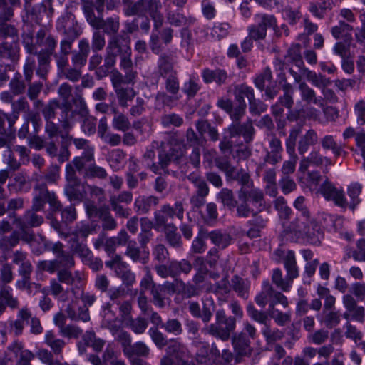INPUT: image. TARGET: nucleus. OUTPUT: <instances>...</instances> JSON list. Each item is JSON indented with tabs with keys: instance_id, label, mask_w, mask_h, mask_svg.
Listing matches in <instances>:
<instances>
[{
	"instance_id": "obj_31",
	"label": "nucleus",
	"mask_w": 365,
	"mask_h": 365,
	"mask_svg": "<svg viewBox=\"0 0 365 365\" xmlns=\"http://www.w3.org/2000/svg\"><path fill=\"white\" fill-rule=\"evenodd\" d=\"M28 317H30V309L28 307H25L19 309L18 319L9 323L10 332L15 336L21 335L24 329V322L29 324Z\"/></svg>"
},
{
	"instance_id": "obj_22",
	"label": "nucleus",
	"mask_w": 365,
	"mask_h": 365,
	"mask_svg": "<svg viewBox=\"0 0 365 365\" xmlns=\"http://www.w3.org/2000/svg\"><path fill=\"white\" fill-rule=\"evenodd\" d=\"M232 344L236 353V361H240L238 358L250 356L252 353L250 341L245 334H235L232 338Z\"/></svg>"
},
{
	"instance_id": "obj_29",
	"label": "nucleus",
	"mask_w": 365,
	"mask_h": 365,
	"mask_svg": "<svg viewBox=\"0 0 365 365\" xmlns=\"http://www.w3.org/2000/svg\"><path fill=\"white\" fill-rule=\"evenodd\" d=\"M187 309L192 317L195 318L201 319L202 322L206 324L211 320L213 315L212 310L206 304H203L201 311L200 305L197 302H188Z\"/></svg>"
},
{
	"instance_id": "obj_13",
	"label": "nucleus",
	"mask_w": 365,
	"mask_h": 365,
	"mask_svg": "<svg viewBox=\"0 0 365 365\" xmlns=\"http://www.w3.org/2000/svg\"><path fill=\"white\" fill-rule=\"evenodd\" d=\"M145 274L140 282V292H145L149 290L152 297V303L157 307L163 309L165 307L166 297L164 293H162L160 284H157L152 275L150 269L145 267Z\"/></svg>"
},
{
	"instance_id": "obj_44",
	"label": "nucleus",
	"mask_w": 365,
	"mask_h": 365,
	"mask_svg": "<svg viewBox=\"0 0 365 365\" xmlns=\"http://www.w3.org/2000/svg\"><path fill=\"white\" fill-rule=\"evenodd\" d=\"M301 49L302 46L299 43L292 44L289 48L285 55L287 61L294 63L300 71L302 70V67H305L301 53Z\"/></svg>"
},
{
	"instance_id": "obj_45",
	"label": "nucleus",
	"mask_w": 365,
	"mask_h": 365,
	"mask_svg": "<svg viewBox=\"0 0 365 365\" xmlns=\"http://www.w3.org/2000/svg\"><path fill=\"white\" fill-rule=\"evenodd\" d=\"M70 137L71 138V140H69V143H68V145H66V149L67 150V154H66L65 156L61 155L63 154V150H62L63 147H62V138H61V148H60L59 155H58V161L61 163L65 161H67L69 159L70 151L68 150V147L71 144L72 142L74 143L76 148L78 149H83L84 150H86L87 148H93L92 147H91L89 145L88 140H87L86 139H83V138H73V136L71 135H70Z\"/></svg>"
},
{
	"instance_id": "obj_10",
	"label": "nucleus",
	"mask_w": 365,
	"mask_h": 365,
	"mask_svg": "<svg viewBox=\"0 0 365 365\" xmlns=\"http://www.w3.org/2000/svg\"><path fill=\"white\" fill-rule=\"evenodd\" d=\"M73 267L61 266L56 271V279H53L50 282V292L55 297L65 295L68 291L65 290L63 284L73 286L74 284L80 283L82 281L81 272H72L71 269Z\"/></svg>"
},
{
	"instance_id": "obj_60",
	"label": "nucleus",
	"mask_w": 365,
	"mask_h": 365,
	"mask_svg": "<svg viewBox=\"0 0 365 365\" xmlns=\"http://www.w3.org/2000/svg\"><path fill=\"white\" fill-rule=\"evenodd\" d=\"M80 182H68L65 185L64 192L70 201L81 202L83 195L80 190Z\"/></svg>"
},
{
	"instance_id": "obj_34",
	"label": "nucleus",
	"mask_w": 365,
	"mask_h": 365,
	"mask_svg": "<svg viewBox=\"0 0 365 365\" xmlns=\"http://www.w3.org/2000/svg\"><path fill=\"white\" fill-rule=\"evenodd\" d=\"M69 247L73 254L77 255L81 260L85 257H89L92 252L88 248L86 241L78 239L77 237H71L68 240Z\"/></svg>"
},
{
	"instance_id": "obj_6",
	"label": "nucleus",
	"mask_w": 365,
	"mask_h": 365,
	"mask_svg": "<svg viewBox=\"0 0 365 365\" xmlns=\"http://www.w3.org/2000/svg\"><path fill=\"white\" fill-rule=\"evenodd\" d=\"M214 162L215 166L225 173L227 180L237 181L241 185L240 189L245 190L258 189L254 186V182L250 173L243 168L237 170L236 167L232 165L229 156H217Z\"/></svg>"
},
{
	"instance_id": "obj_25",
	"label": "nucleus",
	"mask_w": 365,
	"mask_h": 365,
	"mask_svg": "<svg viewBox=\"0 0 365 365\" xmlns=\"http://www.w3.org/2000/svg\"><path fill=\"white\" fill-rule=\"evenodd\" d=\"M57 42L46 29H40L35 35L36 48L43 47L42 50L55 51Z\"/></svg>"
},
{
	"instance_id": "obj_38",
	"label": "nucleus",
	"mask_w": 365,
	"mask_h": 365,
	"mask_svg": "<svg viewBox=\"0 0 365 365\" xmlns=\"http://www.w3.org/2000/svg\"><path fill=\"white\" fill-rule=\"evenodd\" d=\"M321 145L324 150H331L335 158H339L341 155L345 156L347 153L331 135H324L321 139Z\"/></svg>"
},
{
	"instance_id": "obj_30",
	"label": "nucleus",
	"mask_w": 365,
	"mask_h": 365,
	"mask_svg": "<svg viewBox=\"0 0 365 365\" xmlns=\"http://www.w3.org/2000/svg\"><path fill=\"white\" fill-rule=\"evenodd\" d=\"M125 255L134 263L146 264L149 260V252L140 251V247L136 246V242H130L125 250Z\"/></svg>"
},
{
	"instance_id": "obj_58",
	"label": "nucleus",
	"mask_w": 365,
	"mask_h": 365,
	"mask_svg": "<svg viewBox=\"0 0 365 365\" xmlns=\"http://www.w3.org/2000/svg\"><path fill=\"white\" fill-rule=\"evenodd\" d=\"M94 161V149L87 148L81 156L76 157L73 164L78 172H81L86 167V163Z\"/></svg>"
},
{
	"instance_id": "obj_5",
	"label": "nucleus",
	"mask_w": 365,
	"mask_h": 365,
	"mask_svg": "<svg viewBox=\"0 0 365 365\" xmlns=\"http://www.w3.org/2000/svg\"><path fill=\"white\" fill-rule=\"evenodd\" d=\"M161 9L162 5L159 0H132L123 6V11L125 16L140 17L148 14L153 21L154 29L158 30L164 21Z\"/></svg>"
},
{
	"instance_id": "obj_14",
	"label": "nucleus",
	"mask_w": 365,
	"mask_h": 365,
	"mask_svg": "<svg viewBox=\"0 0 365 365\" xmlns=\"http://www.w3.org/2000/svg\"><path fill=\"white\" fill-rule=\"evenodd\" d=\"M185 146L178 143H171L164 146L158 154L159 164L164 175H170L168 166L178 163L184 156Z\"/></svg>"
},
{
	"instance_id": "obj_35",
	"label": "nucleus",
	"mask_w": 365,
	"mask_h": 365,
	"mask_svg": "<svg viewBox=\"0 0 365 365\" xmlns=\"http://www.w3.org/2000/svg\"><path fill=\"white\" fill-rule=\"evenodd\" d=\"M98 24L100 25L96 27V30L102 29L103 32L110 36L120 34H118L120 29V17L118 16L108 17L106 19L101 18Z\"/></svg>"
},
{
	"instance_id": "obj_42",
	"label": "nucleus",
	"mask_w": 365,
	"mask_h": 365,
	"mask_svg": "<svg viewBox=\"0 0 365 365\" xmlns=\"http://www.w3.org/2000/svg\"><path fill=\"white\" fill-rule=\"evenodd\" d=\"M23 241L22 232L19 230L13 231L11 235L4 236L0 240V248L4 251H10L20 242Z\"/></svg>"
},
{
	"instance_id": "obj_52",
	"label": "nucleus",
	"mask_w": 365,
	"mask_h": 365,
	"mask_svg": "<svg viewBox=\"0 0 365 365\" xmlns=\"http://www.w3.org/2000/svg\"><path fill=\"white\" fill-rule=\"evenodd\" d=\"M15 119L2 110H0V135L12 137L14 135V125Z\"/></svg>"
},
{
	"instance_id": "obj_53",
	"label": "nucleus",
	"mask_w": 365,
	"mask_h": 365,
	"mask_svg": "<svg viewBox=\"0 0 365 365\" xmlns=\"http://www.w3.org/2000/svg\"><path fill=\"white\" fill-rule=\"evenodd\" d=\"M305 220L307 221V225L304 228V232H302L301 237H306L312 243H315L319 241L317 235L319 234L320 227L317 221L312 218L311 216H309L308 219Z\"/></svg>"
},
{
	"instance_id": "obj_33",
	"label": "nucleus",
	"mask_w": 365,
	"mask_h": 365,
	"mask_svg": "<svg viewBox=\"0 0 365 365\" xmlns=\"http://www.w3.org/2000/svg\"><path fill=\"white\" fill-rule=\"evenodd\" d=\"M318 143V135L314 129L308 130L300 137L298 142V152L301 155H304L309 150L310 146L314 145Z\"/></svg>"
},
{
	"instance_id": "obj_55",
	"label": "nucleus",
	"mask_w": 365,
	"mask_h": 365,
	"mask_svg": "<svg viewBox=\"0 0 365 365\" xmlns=\"http://www.w3.org/2000/svg\"><path fill=\"white\" fill-rule=\"evenodd\" d=\"M8 1L9 2L0 5V22L10 21L14 15V7L19 6L21 4L20 0Z\"/></svg>"
},
{
	"instance_id": "obj_24",
	"label": "nucleus",
	"mask_w": 365,
	"mask_h": 365,
	"mask_svg": "<svg viewBox=\"0 0 365 365\" xmlns=\"http://www.w3.org/2000/svg\"><path fill=\"white\" fill-rule=\"evenodd\" d=\"M19 302L14 297L12 289L8 285H2L0 288V312L2 314L7 307L14 309L18 308Z\"/></svg>"
},
{
	"instance_id": "obj_41",
	"label": "nucleus",
	"mask_w": 365,
	"mask_h": 365,
	"mask_svg": "<svg viewBox=\"0 0 365 365\" xmlns=\"http://www.w3.org/2000/svg\"><path fill=\"white\" fill-rule=\"evenodd\" d=\"M102 324L104 327L108 329L113 335L117 334L121 329L117 324V317L110 310V305L107 304L104 309L103 319Z\"/></svg>"
},
{
	"instance_id": "obj_8",
	"label": "nucleus",
	"mask_w": 365,
	"mask_h": 365,
	"mask_svg": "<svg viewBox=\"0 0 365 365\" xmlns=\"http://www.w3.org/2000/svg\"><path fill=\"white\" fill-rule=\"evenodd\" d=\"M10 217L12 219V225L22 232L23 242L26 243H31L35 239L32 228L40 227L44 222L42 215L29 210H26L21 216L13 212Z\"/></svg>"
},
{
	"instance_id": "obj_4",
	"label": "nucleus",
	"mask_w": 365,
	"mask_h": 365,
	"mask_svg": "<svg viewBox=\"0 0 365 365\" xmlns=\"http://www.w3.org/2000/svg\"><path fill=\"white\" fill-rule=\"evenodd\" d=\"M274 255L276 261H283L287 275L284 278L282 270L279 268L274 269L272 275V281L277 288L283 292H289L293 280L299 276L294 252L292 250L285 251L277 249L274 252Z\"/></svg>"
},
{
	"instance_id": "obj_61",
	"label": "nucleus",
	"mask_w": 365,
	"mask_h": 365,
	"mask_svg": "<svg viewBox=\"0 0 365 365\" xmlns=\"http://www.w3.org/2000/svg\"><path fill=\"white\" fill-rule=\"evenodd\" d=\"M362 191V185L359 182H353L348 186L347 193L350 198V202H348V207L351 210H354L356 206L359 204V195Z\"/></svg>"
},
{
	"instance_id": "obj_1",
	"label": "nucleus",
	"mask_w": 365,
	"mask_h": 365,
	"mask_svg": "<svg viewBox=\"0 0 365 365\" xmlns=\"http://www.w3.org/2000/svg\"><path fill=\"white\" fill-rule=\"evenodd\" d=\"M42 114L46 120L44 127L47 139L62 138V156L67 154L66 145L71 138L70 131L73 128L76 110L68 103L61 104L58 99H52L42 108Z\"/></svg>"
},
{
	"instance_id": "obj_46",
	"label": "nucleus",
	"mask_w": 365,
	"mask_h": 365,
	"mask_svg": "<svg viewBox=\"0 0 365 365\" xmlns=\"http://www.w3.org/2000/svg\"><path fill=\"white\" fill-rule=\"evenodd\" d=\"M45 343L51 348L52 352L56 355L61 354L66 346V342L61 339L56 337L53 331H48L45 334Z\"/></svg>"
},
{
	"instance_id": "obj_26",
	"label": "nucleus",
	"mask_w": 365,
	"mask_h": 365,
	"mask_svg": "<svg viewBox=\"0 0 365 365\" xmlns=\"http://www.w3.org/2000/svg\"><path fill=\"white\" fill-rule=\"evenodd\" d=\"M202 77L205 83H215L218 86L225 84L229 78L227 71L220 68L215 70L205 68L202 72Z\"/></svg>"
},
{
	"instance_id": "obj_32",
	"label": "nucleus",
	"mask_w": 365,
	"mask_h": 365,
	"mask_svg": "<svg viewBox=\"0 0 365 365\" xmlns=\"http://www.w3.org/2000/svg\"><path fill=\"white\" fill-rule=\"evenodd\" d=\"M307 78L314 86L321 89L322 87H328L331 84V80L322 73H316L306 67H302L301 71Z\"/></svg>"
},
{
	"instance_id": "obj_9",
	"label": "nucleus",
	"mask_w": 365,
	"mask_h": 365,
	"mask_svg": "<svg viewBox=\"0 0 365 365\" xmlns=\"http://www.w3.org/2000/svg\"><path fill=\"white\" fill-rule=\"evenodd\" d=\"M56 257L52 260L39 261L36 268L40 272H47L53 274L61 266L74 267L75 260L72 254L64 250V245L61 242L51 244L48 247Z\"/></svg>"
},
{
	"instance_id": "obj_11",
	"label": "nucleus",
	"mask_w": 365,
	"mask_h": 365,
	"mask_svg": "<svg viewBox=\"0 0 365 365\" xmlns=\"http://www.w3.org/2000/svg\"><path fill=\"white\" fill-rule=\"evenodd\" d=\"M232 123L227 128L230 138L242 135L245 143L248 144L253 140L255 129L252 120L248 118L246 122L242 123L241 120L244 115L234 116V113H228Z\"/></svg>"
},
{
	"instance_id": "obj_62",
	"label": "nucleus",
	"mask_w": 365,
	"mask_h": 365,
	"mask_svg": "<svg viewBox=\"0 0 365 365\" xmlns=\"http://www.w3.org/2000/svg\"><path fill=\"white\" fill-rule=\"evenodd\" d=\"M262 334L267 344H274L276 341L282 339L284 336V334L282 331L278 329H272L269 323L262 328Z\"/></svg>"
},
{
	"instance_id": "obj_12",
	"label": "nucleus",
	"mask_w": 365,
	"mask_h": 365,
	"mask_svg": "<svg viewBox=\"0 0 365 365\" xmlns=\"http://www.w3.org/2000/svg\"><path fill=\"white\" fill-rule=\"evenodd\" d=\"M302 133V126L296 125L292 128L289 135L285 140L287 153L290 156V159L285 160L282 166L281 172L283 176H289L295 171L298 157L295 153L296 142L297 138Z\"/></svg>"
},
{
	"instance_id": "obj_7",
	"label": "nucleus",
	"mask_w": 365,
	"mask_h": 365,
	"mask_svg": "<svg viewBox=\"0 0 365 365\" xmlns=\"http://www.w3.org/2000/svg\"><path fill=\"white\" fill-rule=\"evenodd\" d=\"M236 322L235 317L227 316L225 311L221 309L215 313V322L207 324L202 331L222 341H227L236 328Z\"/></svg>"
},
{
	"instance_id": "obj_2",
	"label": "nucleus",
	"mask_w": 365,
	"mask_h": 365,
	"mask_svg": "<svg viewBox=\"0 0 365 365\" xmlns=\"http://www.w3.org/2000/svg\"><path fill=\"white\" fill-rule=\"evenodd\" d=\"M130 43L131 38L125 31H121L119 35L109 37L106 47L103 65L98 68L96 71L98 78L108 76L110 70L115 66L118 57L120 58L121 68H129L133 66Z\"/></svg>"
},
{
	"instance_id": "obj_49",
	"label": "nucleus",
	"mask_w": 365,
	"mask_h": 365,
	"mask_svg": "<svg viewBox=\"0 0 365 365\" xmlns=\"http://www.w3.org/2000/svg\"><path fill=\"white\" fill-rule=\"evenodd\" d=\"M82 9L88 24L95 29L99 26L101 17L96 16L94 12V4L91 0H82Z\"/></svg>"
},
{
	"instance_id": "obj_23",
	"label": "nucleus",
	"mask_w": 365,
	"mask_h": 365,
	"mask_svg": "<svg viewBox=\"0 0 365 365\" xmlns=\"http://www.w3.org/2000/svg\"><path fill=\"white\" fill-rule=\"evenodd\" d=\"M159 204V198L155 195H139L134 201V209L138 215L148 213L153 207Z\"/></svg>"
},
{
	"instance_id": "obj_39",
	"label": "nucleus",
	"mask_w": 365,
	"mask_h": 365,
	"mask_svg": "<svg viewBox=\"0 0 365 365\" xmlns=\"http://www.w3.org/2000/svg\"><path fill=\"white\" fill-rule=\"evenodd\" d=\"M166 19L168 24L174 26H188L193 23L192 18H187L184 14L172 11L166 10Z\"/></svg>"
},
{
	"instance_id": "obj_3",
	"label": "nucleus",
	"mask_w": 365,
	"mask_h": 365,
	"mask_svg": "<svg viewBox=\"0 0 365 365\" xmlns=\"http://www.w3.org/2000/svg\"><path fill=\"white\" fill-rule=\"evenodd\" d=\"M239 201L235 199L232 190L222 188L217 194V198L224 207L230 211L235 209L236 216L239 218L247 219L252 212V207L249 202L252 205H257L259 207H264L265 204L263 191L260 189L245 190L240 189L237 192Z\"/></svg>"
},
{
	"instance_id": "obj_56",
	"label": "nucleus",
	"mask_w": 365,
	"mask_h": 365,
	"mask_svg": "<svg viewBox=\"0 0 365 365\" xmlns=\"http://www.w3.org/2000/svg\"><path fill=\"white\" fill-rule=\"evenodd\" d=\"M283 95L281 96L278 102L288 110H291L294 105L293 95L294 89L292 84L285 83L282 86Z\"/></svg>"
},
{
	"instance_id": "obj_43",
	"label": "nucleus",
	"mask_w": 365,
	"mask_h": 365,
	"mask_svg": "<svg viewBox=\"0 0 365 365\" xmlns=\"http://www.w3.org/2000/svg\"><path fill=\"white\" fill-rule=\"evenodd\" d=\"M161 212L170 219L176 217L179 220H182L185 213L184 204L182 201H176L173 206L169 204L163 205L161 207Z\"/></svg>"
},
{
	"instance_id": "obj_15",
	"label": "nucleus",
	"mask_w": 365,
	"mask_h": 365,
	"mask_svg": "<svg viewBox=\"0 0 365 365\" xmlns=\"http://www.w3.org/2000/svg\"><path fill=\"white\" fill-rule=\"evenodd\" d=\"M23 345L17 341L10 345L5 353L4 357L0 361L1 365H12L17 358L20 351V359L17 362L18 365H31V361L34 355L29 350H22Z\"/></svg>"
},
{
	"instance_id": "obj_21",
	"label": "nucleus",
	"mask_w": 365,
	"mask_h": 365,
	"mask_svg": "<svg viewBox=\"0 0 365 365\" xmlns=\"http://www.w3.org/2000/svg\"><path fill=\"white\" fill-rule=\"evenodd\" d=\"M275 23V19L272 16L264 15L261 22L257 25L249 27V36L255 41L264 39L266 37L268 26H272Z\"/></svg>"
},
{
	"instance_id": "obj_57",
	"label": "nucleus",
	"mask_w": 365,
	"mask_h": 365,
	"mask_svg": "<svg viewBox=\"0 0 365 365\" xmlns=\"http://www.w3.org/2000/svg\"><path fill=\"white\" fill-rule=\"evenodd\" d=\"M353 27L345 23L344 21H339V24L331 29V34L336 39L344 38L345 41H351V31Z\"/></svg>"
},
{
	"instance_id": "obj_40",
	"label": "nucleus",
	"mask_w": 365,
	"mask_h": 365,
	"mask_svg": "<svg viewBox=\"0 0 365 365\" xmlns=\"http://www.w3.org/2000/svg\"><path fill=\"white\" fill-rule=\"evenodd\" d=\"M102 324L104 327L108 329L113 335L117 334L121 329L117 324V317L110 310V305L107 304L104 309L103 319Z\"/></svg>"
},
{
	"instance_id": "obj_27",
	"label": "nucleus",
	"mask_w": 365,
	"mask_h": 365,
	"mask_svg": "<svg viewBox=\"0 0 365 365\" xmlns=\"http://www.w3.org/2000/svg\"><path fill=\"white\" fill-rule=\"evenodd\" d=\"M299 90L301 93L302 100L307 105L314 104L319 107H324V100L322 97H317L315 91L307 83L302 82L299 84Z\"/></svg>"
},
{
	"instance_id": "obj_50",
	"label": "nucleus",
	"mask_w": 365,
	"mask_h": 365,
	"mask_svg": "<svg viewBox=\"0 0 365 365\" xmlns=\"http://www.w3.org/2000/svg\"><path fill=\"white\" fill-rule=\"evenodd\" d=\"M97 227V225L81 222L76 225L74 230L70 234V236L77 237L78 239L86 241L88 236L96 232Z\"/></svg>"
},
{
	"instance_id": "obj_20",
	"label": "nucleus",
	"mask_w": 365,
	"mask_h": 365,
	"mask_svg": "<svg viewBox=\"0 0 365 365\" xmlns=\"http://www.w3.org/2000/svg\"><path fill=\"white\" fill-rule=\"evenodd\" d=\"M34 189L35 191L34 196L48 200V203L50 205L53 212L61 210L62 207L61 202L58 200L53 192L48 191L46 182H37Z\"/></svg>"
},
{
	"instance_id": "obj_48",
	"label": "nucleus",
	"mask_w": 365,
	"mask_h": 365,
	"mask_svg": "<svg viewBox=\"0 0 365 365\" xmlns=\"http://www.w3.org/2000/svg\"><path fill=\"white\" fill-rule=\"evenodd\" d=\"M140 222L141 232L139 234V243L141 248L145 249L153 237V234L151 232L153 222L146 217L141 218Z\"/></svg>"
},
{
	"instance_id": "obj_36",
	"label": "nucleus",
	"mask_w": 365,
	"mask_h": 365,
	"mask_svg": "<svg viewBox=\"0 0 365 365\" xmlns=\"http://www.w3.org/2000/svg\"><path fill=\"white\" fill-rule=\"evenodd\" d=\"M158 73L163 78L177 75L174 69L173 58L167 54H162L158 61Z\"/></svg>"
},
{
	"instance_id": "obj_54",
	"label": "nucleus",
	"mask_w": 365,
	"mask_h": 365,
	"mask_svg": "<svg viewBox=\"0 0 365 365\" xmlns=\"http://www.w3.org/2000/svg\"><path fill=\"white\" fill-rule=\"evenodd\" d=\"M231 287L239 297L244 299L248 297L250 283L247 279L235 275L231 279Z\"/></svg>"
},
{
	"instance_id": "obj_59",
	"label": "nucleus",
	"mask_w": 365,
	"mask_h": 365,
	"mask_svg": "<svg viewBox=\"0 0 365 365\" xmlns=\"http://www.w3.org/2000/svg\"><path fill=\"white\" fill-rule=\"evenodd\" d=\"M274 289L269 282L263 283L262 290L255 297V302L257 305L264 308L268 303L269 299L274 296Z\"/></svg>"
},
{
	"instance_id": "obj_19",
	"label": "nucleus",
	"mask_w": 365,
	"mask_h": 365,
	"mask_svg": "<svg viewBox=\"0 0 365 365\" xmlns=\"http://www.w3.org/2000/svg\"><path fill=\"white\" fill-rule=\"evenodd\" d=\"M283 148L282 142L275 134H272L269 140V148L265 151L264 163L275 165L282 160Z\"/></svg>"
},
{
	"instance_id": "obj_47",
	"label": "nucleus",
	"mask_w": 365,
	"mask_h": 365,
	"mask_svg": "<svg viewBox=\"0 0 365 365\" xmlns=\"http://www.w3.org/2000/svg\"><path fill=\"white\" fill-rule=\"evenodd\" d=\"M170 266L173 278L180 276L181 273L188 274L192 269V264L186 259L173 260L170 262Z\"/></svg>"
},
{
	"instance_id": "obj_51",
	"label": "nucleus",
	"mask_w": 365,
	"mask_h": 365,
	"mask_svg": "<svg viewBox=\"0 0 365 365\" xmlns=\"http://www.w3.org/2000/svg\"><path fill=\"white\" fill-rule=\"evenodd\" d=\"M230 287L228 278L225 277L214 285L211 283H207L205 284V291L207 293L224 295L230 292Z\"/></svg>"
},
{
	"instance_id": "obj_18",
	"label": "nucleus",
	"mask_w": 365,
	"mask_h": 365,
	"mask_svg": "<svg viewBox=\"0 0 365 365\" xmlns=\"http://www.w3.org/2000/svg\"><path fill=\"white\" fill-rule=\"evenodd\" d=\"M234 95L237 105L234 106L230 99L220 98L217 101V106L227 113H234V116L239 117V115H245L247 108L245 98L239 92H237L235 88L234 89Z\"/></svg>"
},
{
	"instance_id": "obj_17",
	"label": "nucleus",
	"mask_w": 365,
	"mask_h": 365,
	"mask_svg": "<svg viewBox=\"0 0 365 365\" xmlns=\"http://www.w3.org/2000/svg\"><path fill=\"white\" fill-rule=\"evenodd\" d=\"M333 163L330 158L324 155L319 149H313L307 156H304L299 163V171L305 173L309 165L315 167H326L332 165Z\"/></svg>"
},
{
	"instance_id": "obj_64",
	"label": "nucleus",
	"mask_w": 365,
	"mask_h": 365,
	"mask_svg": "<svg viewBox=\"0 0 365 365\" xmlns=\"http://www.w3.org/2000/svg\"><path fill=\"white\" fill-rule=\"evenodd\" d=\"M126 325L132 331L136 334H143L148 326V322L146 319L138 317L135 319L130 318L126 321Z\"/></svg>"
},
{
	"instance_id": "obj_63",
	"label": "nucleus",
	"mask_w": 365,
	"mask_h": 365,
	"mask_svg": "<svg viewBox=\"0 0 365 365\" xmlns=\"http://www.w3.org/2000/svg\"><path fill=\"white\" fill-rule=\"evenodd\" d=\"M269 314L279 326H284L291 322V313H284L277 309H275L274 302H270L269 304Z\"/></svg>"
},
{
	"instance_id": "obj_37",
	"label": "nucleus",
	"mask_w": 365,
	"mask_h": 365,
	"mask_svg": "<svg viewBox=\"0 0 365 365\" xmlns=\"http://www.w3.org/2000/svg\"><path fill=\"white\" fill-rule=\"evenodd\" d=\"M67 317L72 321H82L87 322L90 320L89 310L87 306L79 307L78 312L75 309L73 303H70L66 308Z\"/></svg>"
},
{
	"instance_id": "obj_28",
	"label": "nucleus",
	"mask_w": 365,
	"mask_h": 365,
	"mask_svg": "<svg viewBox=\"0 0 365 365\" xmlns=\"http://www.w3.org/2000/svg\"><path fill=\"white\" fill-rule=\"evenodd\" d=\"M90 49V44L86 39L79 41L78 51L73 52L72 56V62L75 67L81 68L86 64Z\"/></svg>"
},
{
	"instance_id": "obj_16",
	"label": "nucleus",
	"mask_w": 365,
	"mask_h": 365,
	"mask_svg": "<svg viewBox=\"0 0 365 365\" xmlns=\"http://www.w3.org/2000/svg\"><path fill=\"white\" fill-rule=\"evenodd\" d=\"M74 103L78 102L79 110H76V115L81 118V128L83 132L88 135H93L96 131V118L89 114L87 106L83 98L79 96L73 100Z\"/></svg>"
}]
</instances>
